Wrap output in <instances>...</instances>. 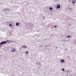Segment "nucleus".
Masks as SVG:
<instances>
[{
    "label": "nucleus",
    "instance_id": "6",
    "mask_svg": "<svg viewBox=\"0 0 76 76\" xmlns=\"http://www.w3.org/2000/svg\"><path fill=\"white\" fill-rule=\"evenodd\" d=\"M19 25V23H16V26H18V25Z\"/></svg>",
    "mask_w": 76,
    "mask_h": 76
},
{
    "label": "nucleus",
    "instance_id": "13",
    "mask_svg": "<svg viewBox=\"0 0 76 76\" xmlns=\"http://www.w3.org/2000/svg\"><path fill=\"white\" fill-rule=\"evenodd\" d=\"M28 53V52L26 51V54H27V53Z\"/></svg>",
    "mask_w": 76,
    "mask_h": 76
},
{
    "label": "nucleus",
    "instance_id": "2",
    "mask_svg": "<svg viewBox=\"0 0 76 76\" xmlns=\"http://www.w3.org/2000/svg\"><path fill=\"white\" fill-rule=\"evenodd\" d=\"M60 5L59 4L56 7L57 9H59L60 8Z\"/></svg>",
    "mask_w": 76,
    "mask_h": 76
},
{
    "label": "nucleus",
    "instance_id": "7",
    "mask_svg": "<svg viewBox=\"0 0 76 76\" xmlns=\"http://www.w3.org/2000/svg\"><path fill=\"white\" fill-rule=\"evenodd\" d=\"M49 9H50V10H53V8H51V7H50L49 8Z\"/></svg>",
    "mask_w": 76,
    "mask_h": 76
},
{
    "label": "nucleus",
    "instance_id": "3",
    "mask_svg": "<svg viewBox=\"0 0 76 76\" xmlns=\"http://www.w3.org/2000/svg\"><path fill=\"white\" fill-rule=\"evenodd\" d=\"M61 63H63V62H64V61L63 59H62L61 60Z\"/></svg>",
    "mask_w": 76,
    "mask_h": 76
},
{
    "label": "nucleus",
    "instance_id": "10",
    "mask_svg": "<svg viewBox=\"0 0 76 76\" xmlns=\"http://www.w3.org/2000/svg\"><path fill=\"white\" fill-rule=\"evenodd\" d=\"M9 26H10V27H11V26H12V24H10L9 25Z\"/></svg>",
    "mask_w": 76,
    "mask_h": 76
},
{
    "label": "nucleus",
    "instance_id": "14",
    "mask_svg": "<svg viewBox=\"0 0 76 76\" xmlns=\"http://www.w3.org/2000/svg\"><path fill=\"white\" fill-rule=\"evenodd\" d=\"M56 48H57V47H56Z\"/></svg>",
    "mask_w": 76,
    "mask_h": 76
},
{
    "label": "nucleus",
    "instance_id": "8",
    "mask_svg": "<svg viewBox=\"0 0 76 76\" xmlns=\"http://www.w3.org/2000/svg\"><path fill=\"white\" fill-rule=\"evenodd\" d=\"M75 2H76V1H73L72 3H73V4H75Z\"/></svg>",
    "mask_w": 76,
    "mask_h": 76
},
{
    "label": "nucleus",
    "instance_id": "1",
    "mask_svg": "<svg viewBox=\"0 0 76 76\" xmlns=\"http://www.w3.org/2000/svg\"><path fill=\"white\" fill-rule=\"evenodd\" d=\"M3 44H6V42H2L0 43V44L1 45Z\"/></svg>",
    "mask_w": 76,
    "mask_h": 76
},
{
    "label": "nucleus",
    "instance_id": "11",
    "mask_svg": "<svg viewBox=\"0 0 76 76\" xmlns=\"http://www.w3.org/2000/svg\"><path fill=\"white\" fill-rule=\"evenodd\" d=\"M62 71H64V69H62Z\"/></svg>",
    "mask_w": 76,
    "mask_h": 76
},
{
    "label": "nucleus",
    "instance_id": "12",
    "mask_svg": "<svg viewBox=\"0 0 76 76\" xmlns=\"http://www.w3.org/2000/svg\"><path fill=\"white\" fill-rule=\"evenodd\" d=\"M57 26H55V28H57Z\"/></svg>",
    "mask_w": 76,
    "mask_h": 76
},
{
    "label": "nucleus",
    "instance_id": "4",
    "mask_svg": "<svg viewBox=\"0 0 76 76\" xmlns=\"http://www.w3.org/2000/svg\"><path fill=\"white\" fill-rule=\"evenodd\" d=\"M15 51V49H14L11 50V52H14Z\"/></svg>",
    "mask_w": 76,
    "mask_h": 76
},
{
    "label": "nucleus",
    "instance_id": "5",
    "mask_svg": "<svg viewBox=\"0 0 76 76\" xmlns=\"http://www.w3.org/2000/svg\"><path fill=\"white\" fill-rule=\"evenodd\" d=\"M22 47L23 48H27L26 46H25V45H23L22 46Z\"/></svg>",
    "mask_w": 76,
    "mask_h": 76
},
{
    "label": "nucleus",
    "instance_id": "9",
    "mask_svg": "<svg viewBox=\"0 0 76 76\" xmlns=\"http://www.w3.org/2000/svg\"><path fill=\"white\" fill-rule=\"evenodd\" d=\"M67 37H68V38H70V37H71V36H67Z\"/></svg>",
    "mask_w": 76,
    "mask_h": 76
}]
</instances>
